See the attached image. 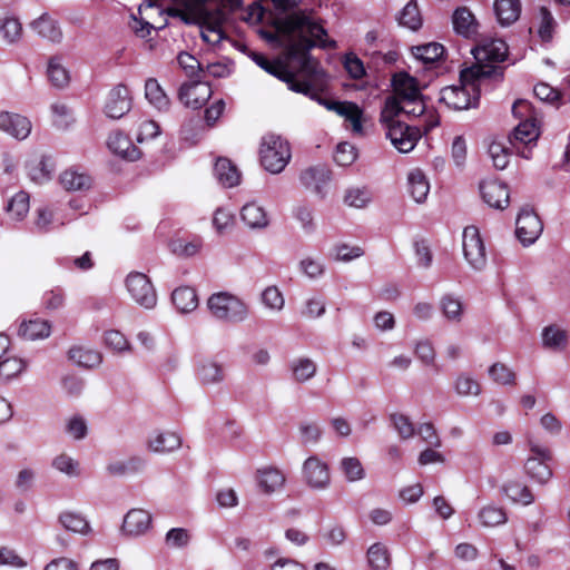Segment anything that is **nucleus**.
<instances>
[{
  "instance_id": "nucleus-1",
  "label": "nucleus",
  "mask_w": 570,
  "mask_h": 570,
  "mask_svg": "<svg viewBox=\"0 0 570 570\" xmlns=\"http://www.w3.org/2000/svg\"><path fill=\"white\" fill-rule=\"evenodd\" d=\"M279 29L287 38L286 50L288 57L301 60L302 71L307 79H297L283 63L271 61L262 53L253 52L252 59L263 70L286 82L289 90L306 96L309 94L313 83L321 81L325 76L320 63L312 59L308 51L315 46L325 48L335 43L327 42L326 30L304 14H289L279 23Z\"/></svg>"
},
{
  "instance_id": "nucleus-2",
  "label": "nucleus",
  "mask_w": 570,
  "mask_h": 570,
  "mask_svg": "<svg viewBox=\"0 0 570 570\" xmlns=\"http://www.w3.org/2000/svg\"><path fill=\"white\" fill-rule=\"evenodd\" d=\"M490 79L502 80V70L491 66L473 65L460 72V85L444 87L440 102L454 110L478 107L481 87Z\"/></svg>"
},
{
  "instance_id": "nucleus-3",
  "label": "nucleus",
  "mask_w": 570,
  "mask_h": 570,
  "mask_svg": "<svg viewBox=\"0 0 570 570\" xmlns=\"http://www.w3.org/2000/svg\"><path fill=\"white\" fill-rule=\"evenodd\" d=\"M207 308L214 318L234 324L244 322L249 314L248 305L228 292L212 294L207 299Z\"/></svg>"
},
{
  "instance_id": "nucleus-4",
  "label": "nucleus",
  "mask_w": 570,
  "mask_h": 570,
  "mask_svg": "<svg viewBox=\"0 0 570 570\" xmlns=\"http://www.w3.org/2000/svg\"><path fill=\"white\" fill-rule=\"evenodd\" d=\"M259 157L262 166L267 171L279 174L292 158L289 144L278 135H265L261 142Z\"/></svg>"
},
{
  "instance_id": "nucleus-5",
  "label": "nucleus",
  "mask_w": 570,
  "mask_h": 570,
  "mask_svg": "<svg viewBox=\"0 0 570 570\" xmlns=\"http://www.w3.org/2000/svg\"><path fill=\"white\" fill-rule=\"evenodd\" d=\"M208 0H190L197 7L200 35L205 42L217 45L223 39V24L226 20L224 9L212 7Z\"/></svg>"
},
{
  "instance_id": "nucleus-6",
  "label": "nucleus",
  "mask_w": 570,
  "mask_h": 570,
  "mask_svg": "<svg viewBox=\"0 0 570 570\" xmlns=\"http://www.w3.org/2000/svg\"><path fill=\"white\" fill-rule=\"evenodd\" d=\"M325 76L321 81L314 82L309 89V94L306 96L312 100L316 101L321 106L325 107L330 111L336 112L338 116L344 117L346 121H350L352 131L357 135L363 134L362 117L363 110L354 102L351 101H334L325 99L321 96V87L323 86Z\"/></svg>"
},
{
  "instance_id": "nucleus-7",
  "label": "nucleus",
  "mask_w": 570,
  "mask_h": 570,
  "mask_svg": "<svg viewBox=\"0 0 570 570\" xmlns=\"http://www.w3.org/2000/svg\"><path fill=\"white\" fill-rule=\"evenodd\" d=\"M528 446L530 454L524 463V472L533 482L541 485L547 484L553 475L549 465L552 452L548 446L533 440L528 441Z\"/></svg>"
},
{
  "instance_id": "nucleus-8",
  "label": "nucleus",
  "mask_w": 570,
  "mask_h": 570,
  "mask_svg": "<svg viewBox=\"0 0 570 570\" xmlns=\"http://www.w3.org/2000/svg\"><path fill=\"white\" fill-rule=\"evenodd\" d=\"M126 287L130 297L141 307L151 309L156 306L157 294L147 275L139 272L129 273Z\"/></svg>"
},
{
  "instance_id": "nucleus-9",
  "label": "nucleus",
  "mask_w": 570,
  "mask_h": 570,
  "mask_svg": "<svg viewBox=\"0 0 570 570\" xmlns=\"http://www.w3.org/2000/svg\"><path fill=\"white\" fill-rule=\"evenodd\" d=\"M462 247L468 264L475 271H482L487 265V253L480 232L475 226L464 228Z\"/></svg>"
},
{
  "instance_id": "nucleus-10",
  "label": "nucleus",
  "mask_w": 570,
  "mask_h": 570,
  "mask_svg": "<svg viewBox=\"0 0 570 570\" xmlns=\"http://www.w3.org/2000/svg\"><path fill=\"white\" fill-rule=\"evenodd\" d=\"M539 136L540 131L535 119L530 118L515 127L510 141L522 158L530 159Z\"/></svg>"
},
{
  "instance_id": "nucleus-11",
  "label": "nucleus",
  "mask_w": 570,
  "mask_h": 570,
  "mask_svg": "<svg viewBox=\"0 0 570 570\" xmlns=\"http://www.w3.org/2000/svg\"><path fill=\"white\" fill-rule=\"evenodd\" d=\"M302 473L305 483L313 490H326L331 484L328 465L316 455L304 461Z\"/></svg>"
},
{
  "instance_id": "nucleus-12",
  "label": "nucleus",
  "mask_w": 570,
  "mask_h": 570,
  "mask_svg": "<svg viewBox=\"0 0 570 570\" xmlns=\"http://www.w3.org/2000/svg\"><path fill=\"white\" fill-rule=\"evenodd\" d=\"M384 129L386 137L400 153L411 151L421 137L420 128L409 126L402 121L387 125Z\"/></svg>"
},
{
  "instance_id": "nucleus-13",
  "label": "nucleus",
  "mask_w": 570,
  "mask_h": 570,
  "mask_svg": "<svg viewBox=\"0 0 570 570\" xmlns=\"http://www.w3.org/2000/svg\"><path fill=\"white\" fill-rule=\"evenodd\" d=\"M472 53L476 60L475 65L491 66L503 71L501 67L491 63L505 60L508 57V46L501 39H484L472 50Z\"/></svg>"
},
{
  "instance_id": "nucleus-14",
  "label": "nucleus",
  "mask_w": 570,
  "mask_h": 570,
  "mask_svg": "<svg viewBox=\"0 0 570 570\" xmlns=\"http://www.w3.org/2000/svg\"><path fill=\"white\" fill-rule=\"evenodd\" d=\"M332 178L330 168L325 165L309 166L299 174V181L304 188L320 198L326 196V186Z\"/></svg>"
},
{
  "instance_id": "nucleus-15",
  "label": "nucleus",
  "mask_w": 570,
  "mask_h": 570,
  "mask_svg": "<svg viewBox=\"0 0 570 570\" xmlns=\"http://www.w3.org/2000/svg\"><path fill=\"white\" fill-rule=\"evenodd\" d=\"M515 224V235L524 246L533 244L543 229L539 216L530 208L520 212Z\"/></svg>"
},
{
  "instance_id": "nucleus-16",
  "label": "nucleus",
  "mask_w": 570,
  "mask_h": 570,
  "mask_svg": "<svg viewBox=\"0 0 570 570\" xmlns=\"http://www.w3.org/2000/svg\"><path fill=\"white\" fill-rule=\"evenodd\" d=\"M153 525L151 513L144 509H130L124 517L120 531L124 535L137 538L146 534Z\"/></svg>"
},
{
  "instance_id": "nucleus-17",
  "label": "nucleus",
  "mask_w": 570,
  "mask_h": 570,
  "mask_svg": "<svg viewBox=\"0 0 570 570\" xmlns=\"http://www.w3.org/2000/svg\"><path fill=\"white\" fill-rule=\"evenodd\" d=\"M131 109V97L126 86L114 87L106 99L105 114L111 119H119Z\"/></svg>"
},
{
  "instance_id": "nucleus-18",
  "label": "nucleus",
  "mask_w": 570,
  "mask_h": 570,
  "mask_svg": "<svg viewBox=\"0 0 570 570\" xmlns=\"http://www.w3.org/2000/svg\"><path fill=\"white\" fill-rule=\"evenodd\" d=\"M213 90L208 82L194 81L179 89V99L188 108L199 109L212 97Z\"/></svg>"
},
{
  "instance_id": "nucleus-19",
  "label": "nucleus",
  "mask_w": 570,
  "mask_h": 570,
  "mask_svg": "<svg viewBox=\"0 0 570 570\" xmlns=\"http://www.w3.org/2000/svg\"><path fill=\"white\" fill-rule=\"evenodd\" d=\"M0 131L18 139H26L31 132V121L19 114L0 111Z\"/></svg>"
},
{
  "instance_id": "nucleus-20",
  "label": "nucleus",
  "mask_w": 570,
  "mask_h": 570,
  "mask_svg": "<svg viewBox=\"0 0 570 570\" xmlns=\"http://www.w3.org/2000/svg\"><path fill=\"white\" fill-rule=\"evenodd\" d=\"M483 200L493 208L503 209L509 205L510 193L508 186L499 180H485L480 185Z\"/></svg>"
},
{
  "instance_id": "nucleus-21",
  "label": "nucleus",
  "mask_w": 570,
  "mask_h": 570,
  "mask_svg": "<svg viewBox=\"0 0 570 570\" xmlns=\"http://www.w3.org/2000/svg\"><path fill=\"white\" fill-rule=\"evenodd\" d=\"M392 85L394 88L393 96L397 97L402 102H411L415 98L423 97L417 80L406 72L394 75Z\"/></svg>"
},
{
  "instance_id": "nucleus-22",
  "label": "nucleus",
  "mask_w": 570,
  "mask_h": 570,
  "mask_svg": "<svg viewBox=\"0 0 570 570\" xmlns=\"http://www.w3.org/2000/svg\"><path fill=\"white\" fill-rule=\"evenodd\" d=\"M196 376L202 385H217L224 382V366L212 360H200L196 367Z\"/></svg>"
},
{
  "instance_id": "nucleus-23",
  "label": "nucleus",
  "mask_w": 570,
  "mask_h": 570,
  "mask_svg": "<svg viewBox=\"0 0 570 570\" xmlns=\"http://www.w3.org/2000/svg\"><path fill=\"white\" fill-rule=\"evenodd\" d=\"M60 184L68 191H86L92 186L91 176L77 167H70L61 173Z\"/></svg>"
},
{
  "instance_id": "nucleus-24",
  "label": "nucleus",
  "mask_w": 570,
  "mask_h": 570,
  "mask_svg": "<svg viewBox=\"0 0 570 570\" xmlns=\"http://www.w3.org/2000/svg\"><path fill=\"white\" fill-rule=\"evenodd\" d=\"M107 145L114 154L125 159L134 161L140 158V150L120 131L110 134Z\"/></svg>"
},
{
  "instance_id": "nucleus-25",
  "label": "nucleus",
  "mask_w": 570,
  "mask_h": 570,
  "mask_svg": "<svg viewBox=\"0 0 570 570\" xmlns=\"http://www.w3.org/2000/svg\"><path fill=\"white\" fill-rule=\"evenodd\" d=\"M147 446L155 453H168L181 446V438L175 432H156L148 438Z\"/></svg>"
},
{
  "instance_id": "nucleus-26",
  "label": "nucleus",
  "mask_w": 570,
  "mask_h": 570,
  "mask_svg": "<svg viewBox=\"0 0 570 570\" xmlns=\"http://www.w3.org/2000/svg\"><path fill=\"white\" fill-rule=\"evenodd\" d=\"M30 27L38 36L50 42L59 43L62 40V31L57 21L47 13H43L38 19L33 20L30 23Z\"/></svg>"
},
{
  "instance_id": "nucleus-27",
  "label": "nucleus",
  "mask_w": 570,
  "mask_h": 570,
  "mask_svg": "<svg viewBox=\"0 0 570 570\" xmlns=\"http://www.w3.org/2000/svg\"><path fill=\"white\" fill-rule=\"evenodd\" d=\"M285 481V474L273 466L261 469L257 472L258 487L266 494H271L283 489Z\"/></svg>"
},
{
  "instance_id": "nucleus-28",
  "label": "nucleus",
  "mask_w": 570,
  "mask_h": 570,
  "mask_svg": "<svg viewBox=\"0 0 570 570\" xmlns=\"http://www.w3.org/2000/svg\"><path fill=\"white\" fill-rule=\"evenodd\" d=\"M240 218L250 229H263L269 220L265 208L255 202L247 203L240 210Z\"/></svg>"
},
{
  "instance_id": "nucleus-29",
  "label": "nucleus",
  "mask_w": 570,
  "mask_h": 570,
  "mask_svg": "<svg viewBox=\"0 0 570 570\" xmlns=\"http://www.w3.org/2000/svg\"><path fill=\"white\" fill-rule=\"evenodd\" d=\"M456 33L470 38L478 32V22L473 13L465 7L458 8L452 17Z\"/></svg>"
},
{
  "instance_id": "nucleus-30",
  "label": "nucleus",
  "mask_w": 570,
  "mask_h": 570,
  "mask_svg": "<svg viewBox=\"0 0 570 570\" xmlns=\"http://www.w3.org/2000/svg\"><path fill=\"white\" fill-rule=\"evenodd\" d=\"M215 177L224 187H235L240 181V173L227 158H218L214 167Z\"/></svg>"
},
{
  "instance_id": "nucleus-31",
  "label": "nucleus",
  "mask_w": 570,
  "mask_h": 570,
  "mask_svg": "<svg viewBox=\"0 0 570 570\" xmlns=\"http://www.w3.org/2000/svg\"><path fill=\"white\" fill-rule=\"evenodd\" d=\"M343 202L348 207L363 209L373 202V191L366 185L350 186L345 189Z\"/></svg>"
},
{
  "instance_id": "nucleus-32",
  "label": "nucleus",
  "mask_w": 570,
  "mask_h": 570,
  "mask_svg": "<svg viewBox=\"0 0 570 570\" xmlns=\"http://www.w3.org/2000/svg\"><path fill=\"white\" fill-rule=\"evenodd\" d=\"M68 357L76 365L86 368L97 367L102 362L100 352L85 346H72L68 352Z\"/></svg>"
},
{
  "instance_id": "nucleus-33",
  "label": "nucleus",
  "mask_w": 570,
  "mask_h": 570,
  "mask_svg": "<svg viewBox=\"0 0 570 570\" xmlns=\"http://www.w3.org/2000/svg\"><path fill=\"white\" fill-rule=\"evenodd\" d=\"M494 12L502 26H510L515 22L521 13L520 0H495Z\"/></svg>"
},
{
  "instance_id": "nucleus-34",
  "label": "nucleus",
  "mask_w": 570,
  "mask_h": 570,
  "mask_svg": "<svg viewBox=\"0 0 570 570\" xmlns=\"http://www.w3.org/2000/svg\"><path fill=\"white\" fill-rule=\"evenodd\" d=\"M502 492L513 502L522 505L533 503L534 495L530 488L518 480L507 481L502 487Z\"/></svg>"
},
{
  "instance_id": "nucleus-35",
  "label": "nucleus",
  "mask_w": 570,
  "mask_h": 570,
  "mask_svg": "<svg viewBox=\"0 0 570 570\" xmlns=\"http://www.w3.org/2000/svg\"><path fill=\"white\" fill-rule=\"evenodd\" d=\"M173 304L180 313H190L198 306L196 291L189 286H180L171 294Z\"/></svg>"
},
{
  "instance_id": "nucleus-36",
  "label": "nucleus",
  "mask_w": 570,
  "mask_h": 570,
  "mask_svg": "<svg viewBox=\"0 0 570 570\" xmlns=\"http://www.w3.org/2000/svg\"><path fill=\"white\" fill-rule=\"evenodd\" d=\"M409 191L416 203H423L430 191V184L420 169L412 170L407 176Z\"/></svg>"
},
{
  "instance_id": "nucleus-37",
  "label": "nucleus",
  "mask_w": 570,
  "mask_h": 570,
  "mask_svg": "<svg viewBox=\"0 0 570 570\" xmlns=\"http://www.w3.org/2000/svg\"><path fill=\"white\" fill-rule=\"evenodd\" d=\"M439 307L443 316L451 323H460L463 316V303L453 294H445L440 298Z\"/></svg>"
},
{
  "instance_id": "nucleus-38",
  "label": "nucleus",
  "mask_w": 570,
  "mask_h": 570,
  "mask_svg": "<svg viewBox=\"0 0 570 570\" xmlns=\"http://www.w3.org/2000/svg\"><path fill=\"white\" fill-rule=\"evenodd\" d=\"M51 326L47 321L43 320H30L23 322L18 331V334L30 341L46 338L50 335Z\"/></svg>"
},
{
  "instance_id": "nucleus-39",
  "label": "nucleus",
  "mask_w": 570,
  "mask_h": 570,
  "mask_svg": "<svg viewBox=\"0 0 570 570\" xmlns=\"http://www.w3.org/2000/svg\"><path fill=\"white\" fill-rule=\"evenodd\" d=\"M60 524L68 531L87 535L91 532V528L87 519L77 512L65 511L59 515Z\"/></svg>"
},
{
  "instance_id": "nucleus-40",
  "label": "nucleus",
  "mask_w": 570,
  "mask_h": 570,
  "mask_svg": "<svg viewBox=\"0 0 570 570\" xmlns=\"http://www.w3.org/2000/svg\"><path fill=\"white\" fill-rule=\"evenodd\" d=\"M367 563L372 570H386L391 563V556L385 544L373 543L367 549Z\"/></svg>"
},
{
  "instance_id": "nucleus-41",
  "label": "nucleus",
  "mask_w": 570,
  "mask_h": 570,
  "mask_svg": "<svg viewBox=\"0 0 570 570\" xmlns=\"http://www.w3.org/2000/svg\"><path fill=\"white\" fill-rule=\"evenodd\" d=\"M27 368V362L17 356H6L0 360V380L9 382L17 379Z\"/></svg>"
},
{
  "instance_id": "nucleus-42",
  "label": "nucleus",
  "mask_w": 570,
  "mask_h": 570,
  "mask_svg": "<svg viewBox=\"0 0 570 570\" xmlns=\"http://www.w3.org/2000/svg\"><path fill=\"white\" fill-rule=\"evenodd\" d=\"M291 371L296 382L304 383L315 376L317 365L308 357H299L291 363Z\"/></svg>"
},
{
  "instance_id": "nucleus-43",
  "label": "nucleus",
  "mask_w": 570,
  "mask_h": 570,
  "mask_svg": "<svg viewBox=\"0 0 570 570\" xmlns=\"http://www.w3.org/2000/svg\"><path fill=\"white\" fill-rule=\"evenodd\" d=\"M340 471L347 482H357L365 478V470L356 456H345L340 461Z\"/></svg>"
},
{
  "instance_id": "nucleus-44",
  "label": "nucleus",
  "mask_w": 570,
  "mask_h": 570,
  "mask_svg": "<svg viewBox=\"0 0 570 570\" xmlns=\"http://www.w3.org/2000/svg\"><path fill=\"white\" fill-rule=\"evenodd\" d=\"M145 96L148 101L155 106L158 110H166L169 106V100L164 92L158 81L154 78H149L145 83Z\"/></svg>"
},
{
  "instance_id": "nucleus-45",
  "label": "nucleus",
  "mask_w": 570,
  "mask_h": 570,
  "mask_svg": "<svg viewBox=\"0 0 570 570\" xmlns=\"http://www.w3.org/2000/svg\"><path fill=\"white\" fill-rule=\"evenodd\" d=\"M542 345L548 350L559 351L567 345V334L556 325H549L542 331Z\"/></svg>"
},
{
  "instance_id": "nucleus-46",
  "label": "nucleus",
  "mask_w": 570,
  "mask_h": 570,
  "mask_svg": "<svg viewBox=\"0 0 570 570\" xmlns=\"http://www.w3.org/2000/svg\"><path fill=\"white\" fill-rule=\"evenodd\" d=\"M403 112V102L394 96L386 97L384 106L381 110L380 121L384 128L387 125L401 122L397 120V116Z\"/></svg>"
},
{
  "instance_id": "nucleus-47",
  "label": "nucleus",
  "mask_w": 570,
  "mask_h": 570,
  "mask_svg": "<svg viewBox=\"0 0 570 570\" xmlns=\"http://www.w3.org/2000/svg\"><path fill=\"white\" fill-rule=\"evenodd\" d=\"M47 73L52 86L65 88L69 85L70 76L68 70L62 66L61 58L52 57L49 60Z\"/></svg>"
},
{
  "instance_id": "nucleus-48",
  "label": "nucleus",
  "mask_w": 570,
  "mask_h": 570,
  "mask_svg": "<svg viewBox=\"0 0 570 570\" xmlns=\"http://www.w3.org/2000/svg\"><path fill=\"white\" fill-rule=\"evenodd\" d=\"M401 26L411 30H417L422 26V17L416 0H410L400 13Z\"/></svg>"
},
{
  "instance_id": "nucleus-49",
  "label": "nucleus",
  "mask_w": 570,
  "mask_h": 570,
  "mask_svg": "<svg viewBox=\"0 0 570 570\" xmlns=\"http://www.w3.org/2000/svg\"><path fill=\"white\" fill-rule=\"evenodd\" d=\"M413 56L424 63H432L442 58L444 47L438 42H430L412 48Z\"/></svg>"
},
{
  "instance_id": "nucleus-50",
  "label": "nucleus",
  "mask_w": 570,
  "mask_h": 570,
  "mask_svg": "<svg viewBox=\"0 0 570 570\" xmlns=\"http://www.w3.org/2000/svg\"><path fill=\"white\" fill-rule=\"evenodd\" d=\"M479 520L484 527H497L507 522V513L502 508L489 504L480 510Z\"/></svg>"
},
{
  "instance_id": "nucleus-51",
  "label": "nucleus",
  "mask_w": 570,
  "mask_h": 570,
  "mask_svg": "<svg viewBox=\"0 0 570 570\" xmlns=\"http://www.w3.org/2000/svg\"><path fill=\"white\" fill-rule=\"evenodd\" d=\"M0 35L7 43H14L22 36V26L19 19L6 17L0 22Z\"/></svg>"
},
{
  "instance_id": "nucleus-52",
  "label": "nucleus",
  "mask_w": 570,
  "mask_h": 570,
  "mask_svg": "<svg viewBox=\"0 0 570 570\" xmlns=\"http://www.w3.org/2000/svg\"><path fill=\"white\" fill-rule=\"evenodd\" d=\"M454 389L460 396H478L481 393V385L469 374H460L455 379Z\"/></svg>"
},
{
  "instance_id": "nucleus-53",
  "label": "nucleus",
  "mask_w": 570,
  "mask_h": 570,
  "mask_svg": "<svg viewBox=\"0 0 570 570\" xmlns=\"http://www.w3.org/2000/svg\"><path fill=\"white\" fill-rule=\"evenodd\" d=\"M6 210L14 218L21 219L29 210V195L24 191L17 193L9 202Z\"/></svg>"
},
{
  "instance_id": "nucleus-54",
  "label": "nucleus",
  "mask_w": 570,
  "mask_h": 570,
  "mask_svg": "<svg viewBox=\"0 0 570 570\" xmlns=\"http://www.w3.org/2000/svg\"><path fill=\"white\" fill-rule=\"evenodd\" d=\"M298 433L301 442L307 445L316 444L321 440L323 431L317 422L303 421L298 425Z\"/></svg>"
},
{
  "instance_id": "nucleus-55",
  "label": "nucleus",
  "mask_w": 570,
  "mask_h": 570,
  "mask_svg": "<svg viewBox=\"0 0 570 570\" xmlns=\"http://www.w3.org/2000/svg\"><path fill=\"white\" fill-rule=\"evenodd\" d=\"M539 28L538 35L542 41H550L552 39L553 29L556 21L550 10L546 7H541L538 14Z\"/></svg>"
},
{
  "instance_id": "nucleus-56",
  "label": "nucleus",
  "mask_w": 570,
  "mask_h": 570,
  "mask_svg": "<svg viewBox=\"0 0 570 570\" xmlns=\"http://www.w3.org/2000/svg\"><path fill=\"white\" fill-rule=\"evenodd\" d=\"M262 303L272 312H281L284 308V297L276 286L266 287L261 295Z\"/></svg>"
},
{
  "instance_id": "nucleus-57",
  "label": "nucleus",
  "mask_w": 570,
  "mask_h": 570,
  "mask_svg": "<svg viewBox=\"0 0 570 570\" xmlns=\"http://www.w3.org/2000/svg\"><path fill=\"white\" fill-rule=\"evenodd\" d=\"M104 341L106 346H108L109 348L117 353H122L131 350V345L126 338V336L117 330H109L105 332Z\"/></svg>"
},
{
  "instance_id": "nucleus-58",
  "label": "nucleus",
  "mask_w": 570,
  "mask_h": 570,
  "mask_svg": "<svg viewBox=\"0 0 570 570\" xmlns=\"http://www.w3.org/2000/svg\"><path fill=\"white\" fill-rule=\"evenodd\" d=\"M489 375L494 382L502 385H512L515 382L514 372L505 364L500 362L494 363L489 368Z\"/></svg>"
},
{
  "instance_id": "nucleus-59",
  "label": "nucleus",
  "mask_w": 570,
  "mask_h": 570,
  "mask_svg": "<svg viewBox=\"0 0 570 570\" xmlns=\"http://www.w3.org/2000/svg\"><path fill=\"white\" fill-rule=\"evenodd\" d=\"M299 271L311 279L320 278L325 273V265L321 259L305 257L298 264Z\"/></svg>"
},
{
  "instance_id": "nucleus-60",
  "label": "nucleus",
  "mask_w": 570,
  "mask_h": 570,
  "mask_svg": "<svg viewBox=\"0 0 570 570\" xmlns=\"http://www.w3.org/2000/svg\"><path fill=\"white\" fill-rule=\"evenodd\" d=\"M52 466L68 476H78L80 474L79 463L66 454H60L52 461Z\"/></svg>"
},
{
  "instance_id": "nucleus-61",
  "label": "nucleus",
  "mask_w": 570,
  "mask_h": 570,
  "mask_svg": "<svg viewBox=\"0 0 570 570\" xmlns=\"http://www.w3.org/2000/svg\"><path fill=\"white\" fill-rule=\"evenodd\" d=\"M356 158L357 151L353 145L348 142H341L337 145L334 154V160L337 165L350 166L356 160Z\"/></svg>"
},
{
  "instance_id": "nucleus-62",
  "label": "nucleus",
  "mask_w": 570,
  "mask_h": 570,
  "mask_svg": "<svg viewBox=\"0 0 570 570\" xmlns=\"http://www.w3.org/2000/svg\"><path fill=\"white\" fill-rule=\"evenodd\" d=\"M294 217L301 224L302 229L311 234L315 230L313 209L305 205H299L294 209Z\"/></svg>"
},
{
  "instance_id": "nucleus-63",
  "label": "nucleus",
  "mask_w": 570,
  "mask_h": 570,
  "mask_svg": "<svg viewBox=\"0 0 570 570\" xmlns=\"http://www.w3.org/2000/svg\"><path fill=\"white\" fill-rule=\"evenodd\" d=\"M391 421L393 423L394 429L397 431L400 438L406 440L414 435V426L410 419L404 414L394 413L391 415Z\"/></svg>"
},
{
  "instance_id": "nucleus-64",
  "label": "nucleus",
  "mask_w": 570,
  "mask_h": 570,
  "mask_svg": "<svg viewBox=\"0 0 570 570\" xmlns=\"http://www.w3.org/2000/svg\"><path fill=\"white\" fill-rule=\"evenodd\" d=\"M489 155L492 159L493 166L497 169H504L509 164V151L500 142H492L489 146Z\"/></svg>"
}]
</instances>
